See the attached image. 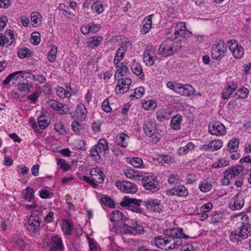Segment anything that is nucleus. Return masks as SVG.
I'll list each match as a JSON object with an SVG mask.
<instances>
[{"label":"nucleus","instance_id":"1","mask_svg":"<svg viewBox=\"0 0 251 251\" xmlns=\"http://www.w3.org/2000/svg\"><path fill=\"white\" fill-rule=\"evenodd\" d=\"M164 237H155L151 244L157 248L165 251H171L178 249L183 244V239H188L189 237L183 233L180 227L168 228L164 230Z\"/></svg>","mask_w":251,"mask_h":251},{"label":"nucleus","instance_id":"2","mask_svg":"<svg viewBox=\"0 0 251 251\" xmlns=\"http://www.w3.org/2000/svg\"><path fill=\"white\" fill-rule=\"evenodd\" d=\"M249 220L247 215L245 214L242 217L240 226L230 233V241L233 243L241 242L251 235V224Z\"/></svg>","mask_w":251,"mask_h":251},{"label":"nucleus","instance_id":"3","mask_svg":"<svg viewBox=\"0 0 251 251\" xmlns=\"http://www.w3.org/2000/svg\"><path fill=\"white\" fill-rule=\"evenodd\" d=\"M181 47V43L167 40L160 45L157 53L162 57H166L180 50Z\"/></svg>","mask_w":251,"mask_h":251},{"label":"nucleus","instance_id":"4","mask_svg":"<svg viewBox=\"0 0 251 251\" xmlns=\"http://www.w3.org/2000/svg\"><path fill=\"white\" fill-rule=\"evenodd\" d=\"M171 30L174 32L175 41L180 43L192 36V33L186 29L185 24L182 22L176 23Z\"/></svg>","mask_w":251,"mask_h":251},{"label":"nucleus","instance_id":"5","mask_svg":"<svg viewBox=\"0 0 251 251\" xmlns=\"http://www.w3.org/2000/svg\"><path fill=\"white\" fill-rule=\"evenodd\" d=\"M142 204L143 201L141 200L129 198L127 196L125 197L120 202L121 206L137 213H141L142 212L140 207V206Z\"/></svg>","mask_w":251,"mask_h":251},{"label":"nucleus","instance_id":"6","mask_svg":"<svg viewBox=\"0 0 251 251\" xmlns=\"http://www.w3.org/2000/svg\"><path fill=\"white\" fill-rule=\"evenodd\" d=\"M125 233L133 235L141 234L144 232V227L137 222H128V223H124L121 226Z\"/></svg>","mask_w":251,"mask_h":251},{"label":"nucleus","instance_id":"7","mask_svg":"<svg viewBox=\"0 0 251 251\" xmlns=\"http://www.w3.org/2000/svg\"><path fill=\"white\" fill-rule=\"evenodd\" d=\"M38 211L33 212L28 220L26 228L33 236L38 233L40 229L41 218L38 216Z\"/></svg>","mask_w":251,"mask_h":251},{"label":"nucleus","instance_id":"8","mask_svg":"<svg viewBox=\"0 0 251 251\" xmlns=\"http://www.w3.org/2000/svg\"><path fill=\"white\" fill-rule=\"evenodd\" d=\"M143 129L147 136L151 137L155 135V142L160 140V135L156 134L157 127L155 122L152 120H148L144 123Z\"/></svg>","mask_w":251,"mask_h":251},{"label":"nucleus","instance_id":"9","mask_svg":"<svg viewBox=\"0 0 251 251\" xmlns=\"http://www.w3.org/2000/svg\"><path fill=\"white\" fill-rule=\"evenodd\" d=\"M227 48L225 43L221 41L211 48V56L216 60H221L225 54Z\"/></svg>","mask_w":251,"mask_h":251},{"label":"nucleus","instance_id":"10","mask_svg":"<svg viewBox=\"0 0 251 251\" xmlns=\"http://www.w3.org/2000/svg\"><path fill=\"white\" fill-rule=\"evenodd\" d=\"M157 177L154 176H148L142 178L143 185L146 190L152 192H157L159 189V184Z\"/></svg>","mask_w":251,"mask_h":251},{"label":"nucleus","instance_id":"11","mask_svg":"<svg viewBox=\"0 0 251 251\" xmlns=\"http://www.w3.org/2000/svg\"><path fill=\"white\" fill-rule=\"evenodd\" d=\"M117 80L115 91L117 94H123L127 92L129 90L132 80L129 77H121L119 79H115Z\"/></svg>","mask_w":251,"mask_h":251},{"label":"nucleus","instance_id":"12","mask_svg":"<svg viewBox=\"0 0 251 251\" xmlns=\"http://www.w3.org/2000/svg\"><path fill=\"white\" fill-rule=\"evenodd\" d=\"M229 49L232 53L233 56L236 59L241 58L244 54L243 48L235 40H229L227 42Z\"/></svg>","mask_w":251,"mask_h":251},{"label":"nucleus","instance_id":"13","mask_svg":"<svg viewBox=\"0 0 251 251\" xmlns=\"http://www.w3.org/2000/svg\"><path fill=\"white\" fill-rule=\"evenodd\" d=\"M115 184L119 190L126 193L134 194L137 191V186L129 181H116Z\"/></svg>","mask_w":251,"mask_h":251},{"label":"nucleus","instance_id":"14","mask_svg":"<svg viewBox=\"0 0 251 251\" xmlns=\"http://www.w3.org/2000/svg\"><path fill=\"white\" fill-rule=\"evenodd\" d=\"M245 200L242 194L241 193H238L231 200L228 207L233 211L239 210L243 208Z\"/></svg>","mask_w":251,"mask_h":251},{"label":"nucleus","instance_id":"15","mask_svg":"<svg viewBox=\"0 0 251 251\" xmlns=\"http://www.w3.org/2000/svg\"><path fill=\"white\" fill-rule=\"evenodd\" d=\"M209 133L212 135L222 136L226 134L225 126L220 122H212L208 126Z\"/></svg>","mask_w":251,"mask_h":251},{"label":"nucleus","instance_id":"16","mask_svg":"<svg viewBox=\"0 0 251 251\" xmlns=\"http://www.w3.org/2000/svg\"><path fill=\"white\" fill-rule=\"evenodd\" d=\"M143 204L149 210L160 212L162 211L160 201L157 199H149L143 201Z\"/></svg>","mask_w":251,"mask_h":251},{"label":"nucleus","instance_id":"17","mask_svg":"<svg viewBox=\"0 0 251 251\" xmlns=\"http://www.w3.org/2000/svg\"><path fill=\"white\" fill-rule=\"evenodd\" d=\"M166 193L170 196H176L178 197H186L188 195V191L186 187L183 185H179L168 190Z\"/></svg>","mask_w":251,"mask_h":251},{"label":"nucleus","instance_id":"18","mask_svg":"<svg viewBox=\"0 0 251 251\" xmlns=\"http://www.w3.org/2000/svg\"><path fill=\"white\" fill-rule=\"evenodd\" d=\"M50 106L53 110L61 114H67L70 112V108L68 105L59 102L55 100L50 101Z\"/></svg>","mask_w":251,"mask_h":251},{"label":"nucleus","instance_id":"19","mask_svg":"<svg viewBox=\"0 0 251 251\" xmlns=\"http://www.w3.org/2000/svg\"><path fill=\"white\" fill-rule=\"evenodd\" d=\"M152 51L153 54L154 51H152V46L151 45L147 46L144 50L143 59L147 66H151L154 63L155 58L151 55Z\"/></svg>","mask_w":251,"mask_h":251},{"label":"nucleus","instance_id":"20","mask_svg":"<svg viewBox=\"0 0 251 251\" xmlns=\"http://www.w3.org/2000/svg\"><path fill=\"white\" fill-rule=\"evenodd\" d=\"M115 65L117 70L114 75L115 79H119V78L126 76L129 74V70L128 67L124 64L123 63H120Z\"/></svg>","mask_w":251,"mask_h":251},{"label":"nucleus","instance_id":"21","mask_svg":"<svg viewBox=\"0 0 251 251\" xmlns=\"http://www.w3.org/2000/svg\"><path fill=\"white\" fill-rule=\"evenodd\" d=\"M51 251H62L63 249L61 238L58 235L53 236L50 243Z\"/></svg>","mask_w":251,"mask_h":251},{"label":"nucleus","instance_id":"22","mask_svg":"<svg viewBox=\"0 0 251 251\" xmlns=\"http://www.w3.org/2000/svg\"><path fill=\"white\" fill-rule=\"evenodd\" d=\"M223 146V142L221 140H214L210 142L208 144L202 146V150L204 151H215L221 149Z\"/></svg>","mask_w":251,"mask_h":251},{"label":"nucleus","instance_id":"23","mask_svg":"<svg viewBox=\"0 0 251 251\" xmlns=\"http://www.w3.org/2000/svg\"><path fill=\"white\" fill-rule=\"evenodd\" d=\"M237 85L235 82L229 81L227 83V87L225 89L222 93V98L223 99H228L237 88Z\"/></svg>","mask_w":251,"mask_h":251},{"label":"nucleus","instance_id":"24","mask_svg":"<svg viewBox=\"0 0 251 251\" xmlns=\"http://www.w3.org/2000/svg\"><path fill=\"white\" fill-rule=\"evenodd\" d=\"M178 94L184 96H190L194 94L195 89L190 84L183 85L181 84L178 89Z\"/></svg>","mask_w":251,"mask_h":251},{"label":"nucleus","instance_id":"25","mask_svg":"<svg viewBox=\"0 0 251 251\" xmlns=\"http://www.w3.org/2000/svg\"><path fill=\"white\" fill-rule=\"evenodd\" d=\"M131 69L132 73L136 75L140 79L142 80L144 79L145 75L140 64L134 62L131 66Z\"/></svg>","mask_w":251,"mask_h":251},{"label":"nucleus","instance_id":"26","mask_svg":"<svg viewBox=\"0 0 251 251\" xmlns=\"http://www.w3.org/2000/svg\"><path fill=\"white\" fill-rule=\"evenodd\" d=\"M243 170L242 166L239 165L234 167H231L229 169H227L225 172V175L230 177L232 179L233 177L238 176Z\"/></svg>","mask_w":251,"mask_h":251},{"label":"nucleus","instance_id":"27","mask_svg":"<svg viewBox=\"0 0 251 251\" xmlns=\"http://www.w3.org/2000/svg\"><path fill=\"white\" fill-rule=\"evenodd\" d=\"M151 15H149L146 17L142 23L141 33L144 34L148 33L151 27Z\"/></svg>","mask_w":251,"mask_h":251},{"label":"nucleus","instance_id":"28","mask_svg":"<svg viewBox=\"0 0 251 251\" xmlns=\"http://www.w3.org/2000/svg\"><path fill=\"white\" fill-rule=\"evenodd\" d=\"M182 121V117L179 114H177L172 117L170 126L171 128L174 130H179L181 128V123Z\"/></svg>","mask_w":251,"mask_h":251},{"label":"nucleus","instance_id":"29","mask_svg":"<svg viewBox=\"0 0 251 251\" xmlns=\"http://www.w3.org/2000/svg\"><path fill=\"white\" fill-rule=\"evenodd\" d=\"M21 196L26 201H31L34 199L33 189L27 187L22 191Z\"/></svg>","mask_w":251,"mask_h":251},{"label":"nucleus","instance_id":"30","mask_svg":"<svg viewBox=\"0 0 251 251\" xmlns=\"http://www.w3.org/2000/svg\"><path fill=\"white\" fill-rule=\"evenodd\" d=\"M126 50V45L122 44L116 52V56L114 59V64L120 63L119 62L124 58Z\"/></svg>","mask_w":251,"mask_h":251},{"label":"nucleus","instance_id":"31","mask_svg":"<svg viewBox=\"0 0 251 251\" xmlns=\"http://www.w3.org/2000/svg\"><path fill=\"white\" fill-rule=\"evenodd\" d=\"M129 138L128 136L126 134L122 133L118 134L115 138L116 143L121 147L126 148L127 146V143L126 141V139Z\"/></svg>","mask_w":251,"mask_h":251},{"label":"nucleus","instance_id":"32","mask_svg":"<svg viewBox=\"0 0 251 251\" xmlns=\"http://www.w3.org/2000/svg\"><path fill=\"white\" fill-rule=\"evenodd\" d=\"M30 20L34 27H37L41 24V15L38 12H33L30 15Z\"/></svg>","mask_w":251,"mask_h":251},{"label":"nucleus","instance_id":"33","mask_svg":"<svg viewBox=\"0 0 251 251\" xmlns=\"http://www.w3.org/2000/svg\"><path fill=\"white\" fill-rule=\"evenodd\" d=\"M96 146H97L99 151L100 153L103 152L104 153H107L108 152V143L104 139H100Z\"/></svg>","mask_w":251,"mask_h":251},{"label":"nucleus","instance_id":"34","mask_svg":"<svg viewBox=\"0 0 251 251\" xmlns=\"http://www.w3.org/2000/svg\"><path fill=\"white\" fill-rule=\"evenodd\" d=\"M195 145L192 142L188 143L186 146L180 148L178 153L179 155H183L188 153L189 151H192L195 148Z\"/></svg>","mask_w":251,"mask_h":251},{"label":"nucleus","instance_id":"35","mask_svg":"<svg viewBox=\"0 0 251 251\" xmlns=\"http://www.w3.org/2000/svg\"><path fill=\"white\" fill-rule=\"evenodd\" d=\"M73 223L69 220H64L62 225V229L66 235H71L73 229Z\"/></svg>","mask_w":251,"mask_h":251},{"label":"nucleus","instance_id":"36","mask_svg":"<svg viewBox=\"0 0 251 251\" xmlns=\"http://www.w3.org/2000/svg\"><path fill=\"white\" fill-rule=\"evenodd\" d=\"M110 216V220L113 222L126 219V217L119 210L113 211Z\"/></svg>","mask_w":251,"mask_h":251},{"label":"nucleus","instance_id":"37","mask_svg":"<svg viewBox=\"0 0 251 251\" xmlns=\"http://www.w3.org/2000/svg\"><path fill=\"white\" fill-rule=\"evenodd\" d=\"M11 74L13 75L12 76V79L15 80H21L22 78H23L24 77L30 78L31 76L29 73L23 71L16 72Z\"/></svg>","mask_w":251,"mask_h":251},{"label":"nucleus","instance_id":"38","mask_svg":"<svg viewBox=\"0 0 251 251\" xmlns=\"http://www.w3.org/2000/svg\"><path fill=\"white\" fill-rule=\"evenodd\" d=\"M239 145V140L236 138H233L228 143L227 150L230 152H235L238 149Z\"/></svg>","mask_w":251,"mask_h":251},{"label":"nucleus","instance_id":"39","mask_svg":"<svg viewBox=\"0 0 251 251\" xmlns=\"http://www.w3.org/2000/svg\"><path fill=\"white\" fill-rule=\"evenodd\" d=\"M124 173L127 177L130 179L138 180L140 179L141 177H142V176L139 175V172L134 171L132 169L125 170Z\"/></svg>","mask_w":251,"mask_h":251},{"label":"nucleus","instance_id":"40","mask_svg":"<svg viewBox=\"0 0 251 251\" xmlns=\"http://www.w3.org/2000/svg\"><path fill=\"white\" fill-rule=\"evenodd\" d=\"M212 187V184L207 179H205L203 181H201L199 185V188L203 193H206L210 191Z\"/></svg>","mask_w":251,"mask_h":251},{"label":"nucleus","instance_id":"41","mask_svg":"<svg viewBox=\"0 0 251 251\" xmlns=\"http://www.w3.org/2000/svg\"><path fill=\"white\" fill-rule=\"evenodd\" d=\"M33 89V85L27 82H22L18 84V89L22 93H29Z\"/></svg>","mask_w":251,"mask_h":251},{"label":"nucleus","instance_id":"42","mask_svg":"<svg viewBox=\"0 0 251 251\" xmlns=\"http://www.w3.org/2000/svg\"><path fill=\"white\" fill-rule=\"evenodd\" d=\"M249 90L245 88L242 87L238 90L234 95V97L236 99H245L249 94Z\"/></svg>","mask_w":251,"mask_h":251},{"label":"nucleus","instance_id":"43","mask_svg":"<svg viewBox=\"0 0 251 251\" xmlns=\"http://www.w3.org/2000/svg\"><path fill=\"white\" fill-rule=\"evenodd\" d=\"M38 124L39 127L42 129H45L49 125L48 118L43 115L39 116L38 118Z\"/></svg>","mask_w":251,"mask_h":251},{"label":"nucleus","instance_id":"44","mask_svg":"<svg viewBox=\"0 0 251 251\" xmlns=\"http://www.w3.org/2000/svg\"><path fill=\"white\" fill-rule=\"evenodd\" d=\"M56 94L62 98H70L71 96V93L66 91L62 87H57L56 91Z\"/></svg>","mask_w":251,"mask_h":251},{"label":"nucleus","instance_id":"45","mask_svg":"<svg viewBox=\"0 0 251 251\" xmlns=\"http://www.w3.org/2000/svg\"><path fill=\"white\" fill-rule=\"evenodd\" d=\"M100 201L101 203L111 208H114L116 206L114 201L107 196L102 197Z\"/></svg>","mask_w":251,"mask_h":251},{"label":"nucleus","instance_id":"46","mask_svg":"<svg viewBox=\"0 0 251 251\" xmlns=\"http://www.w3.org/2000/svg\"><path fill=\"white\" fill-rule=\"evenodd\" d=\"M30 43L33 45H38L41 41L40 34L38 32H33L30 38Z\"/></svg>","mask_w":251,"mask_h":251},{"label":"nucleus","instance_id":"47","mask_svg":"<svg viewBox=\"0 0 251 251\" xmlns=\"http://www.w3.org/2000/svg\"><path fill=\"white\" fill-rule=\"evenodd\" d=\"M179 180L180 176L176 173L171 174L168 176L167 181L170 184L177 183Z\"/></svg>","mask_w":251,"mask_h":251},{"label":"nucleus","instance_id":"48","mask_svg":"<svg viewBox=\"0 0 251 251\" xmlns=\"http://www.w3.org/2000/svg\"><path fill=\"white\" fill-rule=\"evenodd\" d=\"M77 112L79 114L81 118H83V119H85L87 113V111L85 106L82 103L78 104L77 108Z\"/></svg>","mask_w":251,"mask_h":251},{"label":"nucleus","instance_id":"49","mask_svg":"<svg viewBox=\"0 0 251 251\" xmlns=\"http://www.w3.org/2000/svg\"><path fill=\"white\" fill-rule=\"evenodd\" d=\"M57 48L56 46H52L48 54V60L50 62H53L56 58Z\"/></svg>","mask_w":251,"mask_h":251},{"label":"nucleus","instance_id":"50","mask_svg":"<svg viewBox=\"0 0 251 251\" xmlns=\"http://www.w3.org/2000/svg\"><path fill=\"white\" fill-rule=\"evenodd\" d=\"M92 9L98 14L101 13L104 10L103 5L101 3H99L98 0H94Z\"/></svg>","mask_w":251,"mask_h":251},{"label":"nucleus","instance_id":"51","mask_svg":"<svg viewBox=\"0 0 251 251\" xmlns=\"http://www.w3.org/2000/svg\"><path fill=\"white\" fill-rule=\"evenodd\" d=\"M170 117V114L169 113H167V111L165 110H162L158 112L156 118L158 121L163 122L165 120H168Z\"/></svg>","mask_w":251,"mask_h":251},{"label":"nucleus","instance_id":"52","mask_svg":"<svg viewBox=\"0 0 251 251\" xmlns=\"http://www.w3.org/2000/svg\"><path fill=\"white\" fill-rule=\"evenodd\" d=\"M4 36L6 37V41L9 43V45H11L14 41L15 36L14 32L11 29L6 30Z\"/></svg>","mask_w":251,"mask_h":251},{"label":"nucleus","instance_id":"53","mask_svg":"<svg viewBox=\"0 0 251 251\" xmlns=\"http://www.w3.org/2000/svg\"><path fill=\"white\" fill-rule=\"evenodd\" d=\"M71 127L72 130L76 133H79L80 131L84 129L83 126L76 121H74L72 123Z\"/></svg>","mask_w":251,"mask_h":251},{"label":"nucleus","instance_id":"54","mask_svg":"<svg viewBox=\"0 0 251 251\" xmlns=\"http://www.w3.org/2000/svg\"><path fill=\"white\" fill-rule=\"evenodd\" d=\"M145 90L143 87H138L134 90V94H131L130 97L135 98L136 99H139L143 96Z\"/></svg>","mask_w":251,"mask_h":251},{"label":"nucleus","instance_id":"55","mask_svg":"<svg viewBox=\"0 0 251 251\" xmlns=\"http://www.w3.org/2000/svg\"><path fill=\"white\" fill-rule=\"evenodd\" d=\"M130 164L135 168H141L142 167L143 161L139 157H133L130 160Z\"/></svg>","mask_w":251,"mask_h":251},{"label":"nucleus","instance_id":"56","mask_svg":"<svg viewBox=\"0 0 251 251\" xmlns=\"http://www.w3.org/2000/svg\"><path fill=\"white\" fill-rule=\"evenodd\" d=\"M156 105V103L153 100L146 101L143 103V107L146 110L153 109Z\"/></svg>","mask_w":251,"mask_h":251},{"label":"nucleus","instance_id":"57","mask_svg":"<svg viewBox=\"0 0 251 251\" xmlns=\"http://www.w3.org/2000/svg\"><path fill=\"white\" fill-rule=\"evenodd\" d=\"M30 51V50L27 48L21 49L18 51L17 55L19 58H24L28 56Z\"/></svg>","mask_w":251,"mask_h":251},{"label":"nucleus","instance_id":"58","mask_svg":"<svg viewBox=\"0 0 251 251\" xmlns=\"http://www.w3.org/2000/svg\"><path fill=\"white\" fill-rule=\"evenodd\" d=\"M90 154L93 157H95V159H99L100 158V153L99 150L97 148V146H93L90 150Z\"/></svg>","mask_w":251,"mask_h":251},{"label":"nucleus","instance_id":"59","mask_svg":"<svg viewBox=\"0 0 251 251\" xmlns=\"http://www.w3.org/2000/svg\"><path fill=\"white\" fill-rule=\"evenodd\" d=\"M102 110L107 112H110L112 110V108L110 107L109 105V101L108 99H105L102 103Z\"/></svg>","mask_w":251,"mask_h":251},{"label":"nucleus","instance_id":"60","mask_svg":"<svg viewBox=\"0 0 251 251\" xmlns=\"http://www.w3.org/2000/svg\"><path fill=\"white\" fill-rule=\"evenodd\" d=\"M222 217L221 214L216 213L213 214L211 218L210 223L212 224H216L222 222Z\"/></svg>","mask_w":251,"mask_h":251},{"label":"nucleus","instance_id":"61","mask_svg":"<svg viewBox=\"0 0 251 251\" xmlns=\"http://www.w3.org/2000/svg\"><path fill=\"white\" fill-rule=\"evenodd\" d=\"M167 86L168 88L178 93V91L177 90H178V89H179L180 86H181V84L175 83L172 82H168L167 84Z\"/></svg>","mask_w":251,"mask_h":251},{"label":"nucleus","instance_id":"62","mask_svg":"<svg viewBox=\"0 0 251 251\" xmlns=\"http://www.w3.org/2000/svg\"><path fill=\"white\" fill-rule=\"evenodd\" d=\"M103 38L101 36L94 37L93 41L90 42V44L92 47H98L102 42Z\"/></svg>","mask_w":251,"mask_h":251},{"label":"nucleus","instance_id":"63","mask_svg":"<svg viewBox=\"0 0 251 251\" xmlns=\"http://www.w3.org/2000/svg\"><path fill=\"white\" fill-rule=\"evenodd\" d=\"M57 164L60 165V168L64 171H67L69 169L68 165L66 163L64 159L62 158H57Z\"/></svg>","mask_w":251,"mask_h":251},{"label":"nucleus","instance_id":"64","mask_svg":"<svg viewBox=\"0 0 251 251\" xmlns=\"http://www.w3.org/2000/svg\"><path fill=\"white\" fill-rule=\"evenodd\" d=\"M40 92H36L30 95L27 97V99L31 100L33 103H35L37 101L38 99L40 96Z\"/></svg>","mask_w":251,"mask_h":251}]
</instances>
